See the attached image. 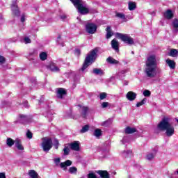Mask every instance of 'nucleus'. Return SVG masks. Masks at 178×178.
<instances>
[{
  "label": "nucleus",
  "mask_w": 178,
  "mask_h": 178,
  "mask_svg": "<svg viewBox=\"0 0 178 178\" xmlns=\"http://www.w3.org/2000/svg\"><path fill=\"white\" fill-rule=\"evenodd\" d=\"M162 70L158 67V62L156 56L151 55L147 58L145 63V74L149 79H154L156 76V73H161Z\"/></svg>",
  "instance_id": "f257e3e1"
},
{
  "label": "nucleus",
  "mask_w": 178,
  "mask_h": 178,
  "mask_svg": "<svg viewBox=\"0 0 178 178\" xmlns=\"http://www.w3.org/2000/svg\"><path fill=\"white\" fill-rule=\"evenodd\" d=\"M157 127L161 131H165L167 137H172L175 134V127L170 123V118L169 117H164L161 121L158 124Z\"/></svg>",
  "instance_id": "f03ea898"
},
{
  "label": "nucleus",
  "mask_w": 178,
  "mask_h": 178,
  "mask_svg": "<svg viewBox=\"0 0 178 178\" xmlns=\"http://www.w3.org/2000/svg\"><path fill=\"white\" fill-rule=\"evenodd\" d=\"M96 57L97 50L93 49L86 56L83 67L81 69V72H84V70H86V69H87V67H88V66H90L91 63L94 62V59H95Z\"/></svg>",
  "instance_id": "7ed1b4c3"
},
{
  "label": "nucleus",
  "mask_w": 178,
  "mask_h": 178,
  "mask_svg": "<svg viewBox=\"0 0 178 178\" xmlns=\"http://www.w3.org/2000/svg\"><path fill=\"white\" fill-rule=\"evenodd\" d=\"M70 1L73 3V5L75 6V8H76L79 13H81V15H87V13H88L89 10L87 8V6L84 5V2H83V0H70Z\"/></svg>",
  "instance_id": "20e7f679"
},
{
  "label": "nucleus",
  "mask_w": 178,
  "mask_h": 178,
  "mask_svg": "<svg viewBox=\"0 0 178 178\" xmlns=\"http://www.w3.org/2000/svg\"><path fill=\"white\" fill-rule=\"evenodd\" d=\"M115 35L118 37V38H120V40L123 41V42L128 44V45H133L134 44V39L127 34L116 33Z\"/></svg>",
  "instance_id": "39448f33"
},
{
  "label": "nucleus",
  "mask_w": 178,
  "mask_h": 178,
  "mask_svg": "<svg viewBox=\"0 0 178 178\" xmlns=\"http://www.w3.org/2000/svg\"><path fill=\"white\" fill-rule=\"evenodd\" d=\"M42 147L44 152H48L52 148V139L49 138H43Z\"/></svg>",
  "instance_id": "423d86ee"
},
{
  "label": "nucleus",
  "mask_w": 178,
  "mask_h": 178,
  "mask_svg": "<svg viewBox=\"0 0 178 178\" xmlns=\"http://www.w3.org/2000/svg\"><path fill=\"white\" fill-rule=\"evenodd\" d=\"M86 31L89 34H95V33L97 31V24L93 23H89L86 24Z\"/></svg>",
  "instance_id": "0eeeda50"
},
{
  "label": "nucleus",
  "mask_w": 178,
  "mask_h": 178,
  "mask_svg": "<svg viewBox=\"0 0 178 178\" xmlns=\"http://www.w3.org/2000/svg\"><path fill=\"white\" fill-rule=\"evenodd\" d=\"M46 67L47 69H49L51 72H53L54 73H58V72H60V68H59V67H57L56 64H55L54 62H50L47 65H46Z\"/></svg>",
  "instance_id": "6e6552de"
},
{
  "label": "nucleus",
  "mask_w": 178,
  "mask_h": 178,
  "mask_svg": "<svg viewBox=\"0 0 178 178\" xmlns=\"http://www.w3.org/2000/svg\"><path fill=\"white\" fill-rule=\"evenodd\" d=\"M11 10L13 12V15L15 16H19L20 11L19 10V7H17V3L16 2H13L11 5Z\"/></svg>",
  "instance_id": "1a4fd4ad"
},
{
  "label": "nucleus",
  "mask_w": 178,
  "mask_h": 178,
  "mask_svg": "<svg viewBox=\"0 0 178 178\" xmlns=\"http://www.w3.org/2000/svg\"><path fill=\"white\" fill-rule=\"evenodd\" d=\"M126 98L128 101H134V99L137 98V93L133 91H129L127 93Z\"/></svg>",
  "instance_id": "9d476101"
},
{
  "label": "nucleus",
  "mask_w": 178,
  "mask_h": 178,
  "mask_svg": "<svg viewBox=\"0 0 178 178\" xmlns=\"http://www.w3.org/2000/svg\"><path fill=\"white\" fill-rule=\"evenodd\" d=\"M70 147L72 151H80V142L74 141L70 144Z\"/></svg>",
  "instance_id": "9b49d317"
},
{
  "label": "nucleus",
  "mask_w": 178,
  "mask_h": 178,
  "mask_svg": "<svg viewBox=\"0 0 178 178\" xmlns=\"http://www.w3.org/2000/svg\"><path fill=\"white\" fill-rule=\"evenodd\" d=\"M72 163L73 162H72V161L66 160L65 162H62L60 163V167L61 168V169L66 170V169H67V167L72 166Z\"/></svg>",
  "instance_id": "f8f14e48"
},
{
  "label": "nucleus",
  "mask_w": 178,
  "mask_h": 178,
  "mask_svg": "<svg viewBox=\"0 0 178 178\" xmlns=\"http://www.w3.org/2000/svg\"><path fill=\"white\" fill-rule=\"evenodd\" d=\"M111 47L116 52H119V42L118 40L113 39L111 40Z\"/></svg>",
  "instance_id": "ddd939ff"
},
{
  "label": "nucleus",
  "mask_w": 178,
  "mask_h": 178,
  "mask_svg": "<svg viewBox=\"0 0 178 178\" xmlns=\"http://www.w3.org/2000/svg\"><path fill=\"white\" fill-rule=\"evenodd\" d=\"M63 95H66V90L65 89L60 88L57 89V97L62 99Z\"/></svg>",
  "instance_id": "4468645a"
},
{
  "label": "nucleus",
  "mask_w": 178,
  "mask_h": 178,
  "mask_svg": "<svg viewBox=\"0 0 178 178\" xmlns=\"http://www.w3.org/2000/svg\"><path fill=\"white\" fill-rule=\"evenodd\" d=\"M165 62L170 69H176V63L175 62V60L167 59Z\"/></svg>",
  "instance_id": "2eb2a0df"
},
{
  "label": "nucleus",
  "mask_w": 178,
  "mask_h": 178,
  "mask_svg": "<svg viewBox=\"0 0 178 178\" xmlns=\"http://www.w3.org/2000/svg\"><path fill=\"white\" fill-rule=\"evenodd\" d=\"M97 173H98L102 178H109V173H108V171L98 170L97 171Z\"/></svg>",
  "instance_id": "dca6fc26"
},
{
  "label": "nucleus",
  "mask_w": 178,
  "mask_h": 178,
  "mask_svg": "<svg viewBox=\"0 0 178 178\" xmlns=\"http://www.w3.org/2000/svg\"><path fill=\"white\" fill-rule=\"evenodd\" d=\"M172 31L174 33H178V19H175L172 21Z\"/></svg>",
  "instance_id": "f3484780"
},
{
  "label": "nucleus",
  "mask_w": 178,
  "mask_h": 178,
  "mask_svg": "<svg viewBox=\"0 0 178 178\" xmlns=\"http://www.w3.org/2000/svg\"><path fill=\"white\" fill-rule=\"evenodd\" d=\"M15 147L19 151H23V149H24V147H23V145H22V141L19 139L15 140Z\"/></svg>",
  "instance_id": "a211bd4d"
},
{
  "label": "nucleus",
  "mask_w": 178,
  "mask_h": 178,
  "mask_svg": "<svg viewBox=\"0 0 178 178\" xmlns=\"http://www.w3.org/2000/svg\"><path fill=\"white\" fill-rule=\"evenodd\" d=\"M115 17H118V19H121L122 20H124V22H127V20L126 19H127V17H126V15L123 13H115Z\"/></svg>",
  "instance_id": "6ab92c4d"
},
{
  "label": "nucleus",
  "mask_w": 178,
  "mask_h": 178,
  "mask_svg": "<svg viewBox=\"0 0 178 178\" xmlns=\"http://www.w3.org/2000/svg\"><path fill=\"white\" fill-rule=\"evenodd\" d=\"M122 154L124 158H131L133 156V152L131 150L123 151Z\"/></svg>",
  "instance_id": "aec40b11"
},
{
  "label": "nucleus",
  "mask_w": 178,
  "mask_h": 178,
  "mask_svg": "<svg viewBox=\"0 0 178 178\" xmlns=\"http://www.w3.org/2000/svg\"><path fill=\"white\" fill-rule=\"evenodd\" d=\"M129 72V69L121 70L118 73V76L119 79H123L124 77V74Z\"/></svg>",
  "instance_id": "412c9836"
},
{
  "label": "nucleus",
  "mask_w": 178,
  "mask_h": 178,
  "mask_svg": "<svg viewBox=\"0 0 178 178\" xmlns=\"http://www.w3.org/2000/svg\"><path fill=\"white\" fill-rule=\"evenodd\" d=\"M81 115L82 118H87V112H88V107L87 106H81Z\"/></svg>",
  "instance_id": "4be33fe9"
},
{
  "label": "nucleus",
  "mask_w": 178,
  "mask_h": 178,
  "mask_svg": "<svg viewBox=\"0 0 178 178\" xmlns=\"http://www.w3.org/2000/svg\"><path fill=\"white\" fill-rule=\"evenodd\" d=\"M137 8V4L134 1H129L128 3V9L129 10H135V9Z\"/></svg>",
  "instance_id": "5701e85b"
},
{
  "label": "nucleus",
  "mask_w": 178,
  "mask_h": 178,
  "mask_svg": "<svg viewBox=\"0 0 178 178\" xmlns=\"http://www.w3.org/2000/svg\"><path fill=\"white\" fill-rule=\"evenodd\" d=\"M164 17L165 19H172L173 18V12H172L171 10H168L165 13H164Z\"/></svg>",
  "instance_id": "b1692460"
},
{
  "label": "nucleus",
  "mask_w": 178,
  "mask_h": 178,
  "mask_svg": "<svg viewBox=\"0 0 178 178\" xmlns=\"http://www.w3.org/2000/svg\"><path fill=\"white\" fill-rule=\"evenodd\" d=\"M106 31V38H107V40H109V38H111V37L113 35V33H112V29H111V26H107Z\"/></svg>",
  "instance_id": "393cba45"
},
{
  "label": "nucleus",
  "mask_w": 178,
  "mask_h": 178,
  "mask_svg": "<svg viewBox=\"0 0 178 178\" xmlns=\"http://www.w3.org/2000/svg\"><path fill=\"white\" fill-rule=\"evenodd\" d=\"M106 61L111 65H119V60L113 58V57H108Z\"/></svg>",
  "instance_id": "a878e982"
},
{
  "label": "nucleus",
  "mask_w": 178,
  "mask_h": 178,
  "mask_svg": "<svg viewBox=\"0 0 178 178\" xmlns=\"http://www.w3.org/2000/svg\"><path fill=\"white\" fill-rule=\"evenodd\" d=\"M136 131H137V129L136 128H131L130 127H127L125 129L126 134H133V133H136Z\"/></svg>",
  "instance_id": "bb28decb"
},
{
  "label": "nucleus",
  "mask_w": 178,
  "mask_h": 178,
  "mask_svg": "<svg viewBox=\"0 0 178 178\" xmlns=\"http://www.w3.org/2000/svg\"><path fill=\"white\" fill-rule=\"evenodd\" d=\"M169 56H172V58H177L178 56V51L176 49H172L170 51Z\"/></svg>",
  "instance_id": "cd10ccee"
},
{
  "label": "nucleus",
  "mask_w": 178,
  "mask_h": 178,
  "mask_svg": "<svg viewBox=\"0 0 178 178\" xmlns=\"http://www.w3.org/2000/svg\"><path fill=\"white\" fill-rule=\"evenodd\" d=\"M156 154V152H154V153H152V152L148 153L146 155V159L147 161H152V159H154L155 158Z\"/></svg>",
  "instance_id": "c85d7f7f"
},
{
  "label": "nucleus",
  "mask_w": 178,
  "mask_h": 178,
  "mask_svg": "<svg viewBox=\"0 0 178 178\" xmlns=\"http://www.w3.org/2000/svg\"><path fill=\"white\" fill-rule=\"evenodd\" d=\"M29 175L31 178H38V173L34 170H31L29 171Z\"/></svg>",
  "instance_id": "c756f323"
},
{
  "label": "nucleus",
  "mask_w": 178,
  "mask_h": 178,
  "mask_svg": "<svg viewBox=\"0 0 178 178\" xmlns=\"http://www.w3.org/2000/svg\"><path fill=\"white\" fill-rule=\"evenodd\" d=\"M15 144V140H13V139L10 138H8L7 140H6V145H8V147H12Z\"/></svg>",
  "instance_id": "7c9ffc66"
},
{
  "label": "nucleus",
  "mask_w": 178,
  "mask_h": 178,
  "mask_svg": "<svg viewBox=\"0 0 178 178\" xmlns=\"http://www.w3.org/2000/svg\"><path fill=\"white\" fill-rule=\"evenodd\" d=\"M93 73L94 74L102 76V74H104V71L99 68H95L93 69Z\"/></svg>",
  "instance_id": "2f4dec72"
},
{
  "label": "nucleus",
  "mask_w": 178,
  "mask_h": 178,
  "mask_svg": "<svg viewBox=\"0 0 178 178\" xmlns=\"http://www.w3.org/2000/svg\"><path fill=\"white\" fill-rule=\"evenodd\" d=\"M68 172H69V173H70L71 175H76V174H77V168H76V167H74V166L70 167V168L68 169Z\"/></svg>",
  "instance_id": "473e14b6"
},
{
  "label": "nucleus",
  "mask_w": 178,
  "mask_h": 178,
  "mask_svg": "<svg viewBox=\"0 0 178 178\" xmlns=\"http://www.w3.org/2000/svg\"><path fill=\"white\" fill-rule=\"evenodd\" d=\"M48 58V54L46 52H42L40 54V58L41 60H46Z\"/></svg>",
  "instance_id": "72a5a7b5"
},
{
  "label": "nucleus",
  "mask_w": 178,
  "mask_h": 178,
  "mask_svg": "<svg viewBox=\"0 0 178 178\" xmlns=\"http://www.w3.org/2000/svg\"><path fill=\"white\" fill-rule=\"evenodd\" d=\"M94 136L95 137H101L102 136V131L99 129H96L94 132Z\"/></svg>",
  "instance_id": "f704fd0d"
},
{
  "label": "nucleus",
  "mask_w": 178,
  "mask_h": 178,
  "mask_svg": "<svg viewBox=\"0 0 178 178\" xmlns=\"http://www.w3.org/2000/svg\"><path fill=\"white\" fill-rule=\"evenodd\" d=\"M90 129V127L88 125H85L82 127V129L80 130V133H87V131Z\"/></svg>",
  "instance_id": "c9c22d12"
},
{
  "label": "nucleus",
  "mask_w": 178,
  "mask_h": 178,
  "mask_svg": "<svg viewBox=\"0 0 178 178\" xmlns=\"http://www.w3.org/2000/svg\"><path fill=\"white\" fill-rule=\"evenodd\" d=\"M88 178H98L97 177V175L94 173L92 171H90L89 173L87 175Z\"/></svg>",
  "instance_id": "e433bc0d"
},
{
  "label": "nucleus",
  "mask_w": 178,
  "mask_h": 178,
  "mask_svg": "<svg viewBox=\"0 0 178 178\" xmlns=\"http://www.w3.org/2000/svg\"><path fill=\"white\" fill-rule=\"evenodd\" d=\"M112 123V121L111 120H108L105 122H103L102 123V126H105V127H108V126H110V124Z\"/></svg>",
  "instance_id": "4c0bfd02"
},
{
  "label": "nucleus",
  "mask_w": 178,
  "mask_h": 178,
  "mask_svg": "<svg viewBox=\"0 0 178 178\" xmlns=\"http://www.w3.org/2000/svg\"><path fill=\"white\" fill-rule=\"evenodd\" d=\"M19 118H20L19 120H20L21 123H24V122H26V120H27V116H26L24 115H20ZM23 120L24 122H23Z\"/></svg>",
  "instance_id": "58836bf2"
},
{
  "label": "nucleus",
  "mask_w": 178,
  "mask_h": 178,
  "mask_svg": "<svg viewBox=\"0 0 178 178\" xmlns=\"http://www.w3.org/2000/svg\"><path fill=\"white\" fill-rule=\"evenodd\" d=\"M147 99H143L141 102H139L136 104L137 108H140V106H142V105H144L145 104V101Z\"/></svg>",
  "instance_id": "ea45409f"
},
{
  "label": "nucleus",
  "mask_w": 178,
  "mask_h": 178,
  "mask_svg": "<svg viewBox=\"0 0 178 178\" xmlns=\"http://www.w3.org/2000/svg\"><path fill=\"white\" fill-rule=\"evenodd\" d=\"M64 155H69V153L70 152V149L67 147H65L63 149Z\"/></svg>",
  "instance_id": "a19ab883"
},
{
  "label": "nucleus",
  "mask_w": 178,
  "mask_h": 178,
  "mask_svg": "<svg viewBox=\"0 0 178 178\" xmlns=\"http://www.w3.org/2000/svg\"><path fill=\"white\" fill-rule=\"evenodd\" d=\"M144 97H151V91L148 90H145L143 92Z\"/></svg>",
  "instance_id": "79ce46f5"
},
{
  "label": "nucleus",
  "mask_w": 178,
  "mask_h": 178,
  "mask_svg": "<svg viewBox=\"0 0 178 178\" xmlns=\"http://www.w3.org/2000/svg\"><path fill=\"white\" fill-rule=\"evenodd\" d=\"M122 143L123 144H126V143H129V141H130V138L128 137V136H124L123 138H122Z\"/></svg>",
  "instance_id": "37998d69"
},
{
  "label": "nucleus",
  "mask_w": 178,
  "mask_h": 178,
  "mask_svg": "<svg viewBox=\"0 0 178 178\" xmlns=\"http://www.w3.org/2000/svg\"><path fill=\"white\" fill-rule=\"evenodd\" d=\"M24 41L25 44H31V40L29 37L24 38Z\"/></svg>",
  "instance_id": "c03bdc74"
},
{
  "label": "nucleus",
  "mask_w": 178,
  "mask_h": 178,
  "mask_svg": "<svg viewBox=\"0 0 178 178\" xmlns=\"http://www.w3.org/2000/svg\"><path fill=\"white\" fill-rule=\"evenodd\" d=\"M99 98L101 100L105 99V98H106V92L100 93Z\"/></svg>",
  "instance_id": "a18cd8bd"
},
{
  "label": "nucleus",
  "mask_w": 178,
  "mask_h": 178,
  "mask_svg": "<svg viewBox=\"0 0 178 178\" xmlns=\"http://www.w3.org/2000/svg\"><path fill=\"white\" fill-rule=\"evenodd\" d=\"M26 137L27 138L31 139L33 138V133H31V131H30L29 130L27 131L26 133Z\"/></svg>",
  "instance_id": "49530a36"
},
{
  "label": "nucleus",
  "mask_w": 178,
  "mask_h": 178,
  "mask_svg": "<svg viewBox=\"0 0 178 178\" xmlns=\"http://www.w3.org/2000/svg\"><path fill=\"white\" fill-rule=\"evenodd\" d=\"M54 145L56 149H58V147H59V141L57 139L54 140Z\"/></svg>",
  "instance_id": "de8ad7c7"
},
{
  "label": "nucleus",
  "mask_w": 178,
  "mask_h": 178,
  "mask_svg": "<svg viewBox=\"0 0 178 178\" xmlns=\"http://www.w3.org/2000/svg\"><path fill=\"white\" fill-rule=\"evenodd\" d=\"M6 59L5 57L0 56V65H3V63H5L6 62Z\"/></svg>",
  "instance_id": "09e8293b"
},
{
  "label": "nucleus",
  "mask_w": 178,
  "mask_h": 178,
  "mask_svg": "<svg viewBox=\"0 0 178 178\" xmlns=\"http://www.w3.org/2000/svg\"><path fill=\"white\" fill-rule=\"evenodd\" d=\"M108 106H109V103L108 102H103L102 104V108H108Z\"/></svg>",
  "instance_id": "8fccbe9b"
},
{
  "label": "nucleus",
  "mask_w": 178,
  "mask_h": 178,
  "mask_svg": "<svg viewBox=\"0 0 178 178\" xmlns=\"http://www.w3.org/2000/svg\"><path fill=\"white\" fill-rule=\"evenodd\" d=\"M60 17L61 20H66L67 17L66 16V15H62L60 16Z\"/></svg>",
  "instance_id": "3c124183"
},
{
  "label": "nucleus",
  "mask_w": 178,
  "mask_h": 178,
  "mask_svg": "<svg viewBox=\"0 0 178 178\" xmlns=\"http://www.w3.org/2000/svg\"><path fill=\"white\" fill-rule=\"evenodd\" d=\"M0 178H6V175H5V172L0 173Z\"/></svg>",
  "instance_id": "603ef678"
},
{
  "label": "nucleus",
  "mask_w": 178,
  "mask_h": 178,
  "mask_svg": "<svg viewBox=\"0 0 178 178\" xmlns=\"http://www.w3.org/2000/svg\"><path fill=\"white\" fill-rule=\"evenodd\" d=\"M55 163L58 164L60 162V158H57L54 160Z\"/></svg>",
  "instance_id": "864d4df0"
},
{
  "label": "nucleus",
  "mask_w": 178,
  "mask_h": 178,
  "mask_svg": "<svg viewBox=\"0 0 178 178\" xmlns=\"http://www.w3.org/2000/svg\"><path fill=\"white\" fill-rule=\"evenodd\" d=\"M25 20H26V17H24V15H22L21 17V22H22V23H24V22H25Z\"/></svg>",
  "instance_id": "5fc2aeb1"
},
{
  "label": "nucleus",
  "mask_w": 178,
  "mask_h": 178,
  "mask_svg": "<svg viewBox=\"0 0 178 178\" xmlns=\"http://www.w3.org/2000/svg\"><path fill=\"white\" fill-rule=\"evenodd\" d=\"M102 152H103V154H106V152H109V149H102Z\"/></svg>",
  "instance_id": "6e6d98bb"
},
{
  "label": "nucleus",
  "mask_w": 178,
  "mask_h": 178,
  "mask_svg": "<svg viewBox=\"0 0 178 178\" xmlns=\"http://www.w3.org/2000/svg\"><path fill=\"white\" fill-rule=\"evenodd\" d=\"M24 106H25V108H29V102H25L24 103Z\"/></svg>",
  "instance_id": "4d7b16f0"
},
{
  "label": "nucleus",
  "mask_w": 178,
  "mask_h": 178,
  "mask_svg": "<svg viewBox=\"0 0 178 178\" xmlns=\"http://www.w3.org/2000/svg\"><path fill=\"white\" fill-rule=\"evenodd\" d=\"M75 52L77 54V55H80V49H76Z\"/></svg>",
  "instance_id": "13d9d810"
},
{
  "label": "nucleus",
  "mask_w": 178,
  "mask_h": 178,
  "mask_svg": "<svg viewBox=\"0 0 178 178\" xmlns=\"http://www.w3.org/2000/svg\"><path fill=\"white\" fill-rule=\"evenodd\" d=\"M129 84V83L126 82L125 83V86H127Z\"/></svg>",
  "instance_id": "bf43d9fd"
},
{
  "label": "nucleus",
  "mask_w": 178,
  "mask_h": 178,
  "mask_svg": "<svg viewBox=\"0 0 178 178\" xmlns=\"http://www.w3.org/2000/svg\"><path fill=\"white\" fill-rule=\"evenodd\" d=\"M0 16H1V17H1V19H2V15H1V14H0Z\"/></svg>",
  "instance_id": "052dcab7"
},
{
  "label": "nucleus",
  "mask_w": 178,
  "mask_h": 178,
  "mask_svg": "<svg viewBox=\"0 0 178 178\" xmlns=\"http://www.w3.org/2000/svg\"><path fill=\"white\" fill-rule=\"evenodd\" d=\"M58 40H60V38H58Z\"/></svg>",
  "instance_id": "680f3d73"
},
{
  "label": "nucleus",
  "mask_w": 178,
  "mask_h": 178,
  "mask_svg": "<svg viewBox=\"0 0 178 178\" xmlns=\"http://www.w3.org/2000/svg\"><path fill=\"white\" fill-rule=\"evenodd\" d=\"M132 54H134V51H132Z\"/></svg>",
  "instance_id": "e2e57ef3"
}]
</instances>
